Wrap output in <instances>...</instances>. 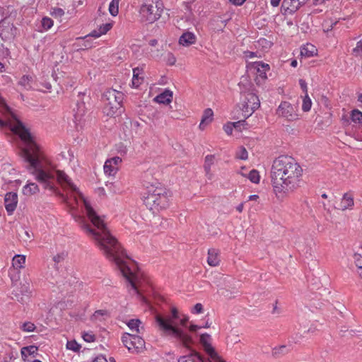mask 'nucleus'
<instances>
[{"label":"nucleus","mask_w":362,"mask_h":362,"mask_svg":"<svg viewBox=\"0 0 362 362\" xmlns=\"http://www.w3.org/2000/svg\"><path fill=\"white\" fill-rule=\"evenodd\" d=\"M0 105L16 121L15 128L18 131L21 139L28 144L27 147L21 151V157L25 163L26 168L30 173L35 175L36 180L45 189L54 192L56 190L55 180L57 178V181L59 184L69 187L73 192L78 194L83 200L87 216L97 228V230H94L89 225L84 224V230L94 238L97 245L103 251L104 255L115 264L122 275H134L126 262L129 257L117 239L110 234L103 220L96 214L90 202L85 199L78 187L64 172L58 170L54 172L52 170L47 171L42 169L41 163L42 155L40 147L34 142L30 131L16 117L11 108L6 105L5 100L1 96H0Z\"/></svg>","instance_id":"1"},{"label":"nucleus","mask_w":362,"mask_h":362,"mask_svg":"<svg viewBox=\"0 0 362 362\" xmlns=\"http://www.w3.org/2000/svg\"><path fill=\"white\" fill-rule=\"evenodd\" d=\"M156 322L160 331L165 334L170 336L180 345L190 349L194 341L190 333L196 332L198 329L204 327L209 328L210 324L206 322L204 326L188 325L189 317H180L178 310L173 307L171 315L156 314Z\"/></svg>","instance_id":"2"},{"label":"nucleus","mask_w":362,"mask_h":362,"mask_svg":"<svg viewBox=\"0 0 362 362\" xmlns=\"http://www.w3.org/2000/svg\"><path fill=\"white\" fill-rule=\"evenodd\" d=\"M271 174L274 192L288 193L300 186L303 169L293 157L282 155L274 160Z\"/></svg>","instance_id":"3"},{"label":"nucleus","mask_w":362,"mask_h":362,"mask_svg":"<svg viewBox=\"0 0 362 362\" xmlns=\"http://www.w3.org/2000/svg\"><path fill=\"white\" fill-rule=\"evenodd\" d=\"M146 192L143 196L145 206L153 214L165 209L169 204V192L158 183V185L148 186Z\"/></svg>","instance_id":"4"},{"label":"nucleus","mask_w":362,"mask_h":362,"mask_svg":"<svg viewBox=\"0 0 362 362\" xmlns=\"http://www.w3.org/2000/svg\"><path fill=\"white\" fill-rule=\"evenodd\" d=\"M103 98L106 101L103 112L107 116L114 117L124 111L122 102L124 95L122 92L112 88L108 89L104 93Z\"/></svg>","instance_id":"5"},{"label":"nucleus","mask_w":362,"mask_h":362,"mask_svg":"<svg viewBox=\"0 0 362 362\" xmlns=\"http://www.w3.org/2000/svg\"><path fill=\"white\" fill-rule=\"evenodd\" d=\"M158 0H146L140 8V13L142 18L148 23H153L160 17V13H156V6Z\"/></svg>","instance_id":"6"},{"label":"nucleus","mask_w":362,"mask_h":362,"mask_svg":"<svg viewBox=\"0 0 362 362\" xmlns=\"http://www.w3.org/2000/svg\"><path fill=\"white\" fill-rule=\"evenodd\" d=\"M259 106L260 102L258 96L253 93H247L245 95V101L242 107L243 117L245 119L248 118Z\"/></svg>","instance_id":"7"},{"label":"nucleus","mask_w":362,"mask_h":362,"mask_svg":"<svg viewBox=\"0 0 362 362\" xmlns=\"http://www.w3.org/2000/svg\"><path fill=\"white\" fill-rule=\"evenodd\" d=\"M17 28L6 17L0 21V37L3 41L13 40L17 33Z\"/></svg>","instance_id":"8"},{"label":"nucleus","mask_w":362,"mask_h":362,"mask_svg":"<svg viewBox=\"0 0 362 362\" xmlns=\"http://www.w3.org/2000/svg\"><path fill=\"white\" fill-rule=\"evenodd\" d=\"M211 335L207 333L202 334L200 336V344L209 356L207 360L210 362H225L218 356L214 348L211 346Z\"/></svg>","instance_id":"9"},{"label":"nucleus","mask_w":362,"mask_h":362,"mask_svg":"<svg viewBox=\"0 0 362 362\" xmlns=\"http://www.w3.org/2000/svg\"><path fill=\"white\" fill-rule=\"evenodd\" d=\"M20 286L18 284H15L13 286V298L23 304L26 302L28 298V294L30 293V284L25 281L24 283L20 282Z\"/></svg>","instance_id":"10"},{"label":"nucleus","mask_w":362,"mask_h":362,"mask_svg":"<svg viewBox=\"0 0 362 362\" xmlns=\"http://www.w3.org/2000/svg\"><path fill=\"white\" fill-rule=\"evenodd\" d=\"M122 341L129 351H138L144 345V340L138 335L125 334L122 337Z\"/></svg>","instance_id":"11"},{"label":"nucleus","mask_w":362,"mask_h":362,"mask_svg":"<svg viewBox=\"0 0 362 362\" xmlns=\"http://www.w3.org/2000/svg\"><path fill=\"white\" fill-rule=\"evenodd\" d=\"M276 114L288 121H294L298 119V115L296 113L293 107L287 101L281 103L276 110Z\"/></svg>","instance_id":"12"},{"label":"nucleus","mask_w":362,"mask_h":362,"mask_svg":"<svg viewBox=\"0 0 362 362\" xmlns=\"http://www.w3.org/2000/svg\"><path fill=\"white\" fill-rule=\"evenodd\" d=\"M18 204V194L16 192H7L4 197V206L8 215L13 214Z\"/></svg>","instance_id":"13"},{"label":"nucleus","mask_w":362,"mask_h":362,"mask_svg":"<svg viewBox=\"0 0 362 362\" xmlns=\"http://www.w3.org/2000/svg\"><path fill=\"white\" fill-rule=\"evenodd\" d=\"M84 93L79 92L78 94V99L76 101V108L74 109V117L76 120L80 121L82 117L85 115L86 112V107L85 103L83 101Z\"/></svg>","instance_id":"14"},{"label":"nucleus","mask_w":362,"mask_h":362,"mask_svg":"<svg viewBox=\"0 0 362 362\" xmlns=\"http://www.w3.org/2000/svg\"><path fill=\"white\" fill-rule=\"evenodd\" d=\"M301 6V4L296 0H284L281 4V11L284 14H293Z\"/></svg>","instance_id":"15"},{"label":"nucleus","mask_w":362,"mask_h":362,"mask_svg":"<svg viewBox=\"0 0 362 362\" xmlns=\"http://www.w3.org/2000/svg\"><path fill=\"white\" fill-rule=\"evenodd\" d=\"M250 67L257 71L258 76L262 79H266L267 71L270 70V66L263 62H254L250 64Z\"/></svg>","instance_id":"16"},{"label":"nucleus","mask_w":362,"mask_h":362,"mask_svg":"<svg viewBox=\"0 0 362 362\" xmlns=\"http://www.w3.org/2000/svg\"><path fill=\"white\" fill-rule=\"evenodd\" d=\"M178 362H210L200 354L193 350L190 354L180 356Z\"/></svg>","instance_id":"17"},{"label":"nucleus","mask_w":362,"mask_h":362,"mask_svg":"<svg viewBox=\"0 0 362 362\" xmlns=\"http://www.w3.org/2000/svg\"><path fill=\"white\" fill-rule=\"evenodd\" d=\"M144 65L133 69L132 84L138 88L144 81Z\"/></svg>","instance_id":"18"},{"label":"nucleus","mask_w":362,"mask_h":362,"mask_svg":"<svg viewBox=\"0 0 362 362\" xmlns=\"http://www.w3.org/2000/svg\"><path fill=\"white\" fill-rule=\"evenodd\" d=\"M196 42V36L191 32L184 33L179 39V43L182 46L188 47Z\"/></svg>","instance_id":"19"},{"label":"nucleus","mask_w":362,"mask_h":362,"mask_svg":"<svg viewBox=\"0 0 362 362\" xmlns=\"http://www.w3.org/2000/svg\"><path fill=\"white\" fill-rule=\"evenodd\" d=\"M208 264L211 267H216L219 264V251L214 248H211L208 250Z\"/></svg>","instance_id":"20"},{"label":"nucleus","mask_w":362,"mask_h":362,"mask_svg":"<svg viewBox=\"0 0 362 362\" xmlns=\"http://www.w3.org/2000/svg\"><path fill=\"white\" fill-rule=\"evenodd\" d=\"M154 100L158 103L168 105L173 100V92L170 90H165L163 93L158 95Z\"/></svg>","instance_id":"21"},{"label":"nucleus","mask_w":362,"mask_h":362,"mask_svg":"<svg viewBox=\"0 0 362 362\" xmlns=\"http://www.w3.org/2000/svg\"><path fill=\"white\" fill-rule=\"evenodd\" d=\"M354 205V198L351 194L345 193L341 200V202L337 209L344 211Z\"/></svg>","instance_id":"22"},{"label":"nucleus","mask_w":362,"mask_h":362,"mask_svg":"<svg viewBox=\"0 0 362 362\" xmlns=\"http://www.w3.org/2000/svg\"><path fill=\"white\" fill-rule=\"evenodd\" d=\"M112 27V23H107L100 26L98 30H93L89 35H86V37L89 36L94 37H99L102 35L106 34Z\"/></svg>","instance_id":"23"},{"label":"nucleus","mask_w":362,"mask_h":362,"mask_svg":"<svg viewBox=\"0 0 362 362\" xmlns=\"http://www.w3.org/2000/svg\"><path fill=\"white\" fill-rule=\"evenodd\" d=\"M214 112L211 108H207L204 110V114L202 115V118L201 122L199 124V128L201 129H204L205 127L212 122L213 120Z\"/></svg>","instance_id":"24"},{"label":"nucleus","mask_w":362,"mask_h":362,"mask_svg":"<svg viewBox=\"0 0 362 362\" xmlns=\"http://www.w3.org/2000/svg\"><path fill=\"white\" fill-rule=\"evenodd\" d=\"M39 191V188L37 184L33 182H29L25 185L23 188V193L25 195L30 196Z\"/></svg>","instance_id":"25"},{"label":"nucleus","mask_w":362,"mask_h":362,"mask_svg":"<svg viewBox=\"0 0 362 362\" xmlns=\"http://www.w3.org/2000/svg\"><path fill=\"white\" fill-rule=\"evenodd\" d=\"M25 263V256L22 255H16L14 256L12 260V264L13 269H21L24 267Z\"/></svg>","instance_id":"26"},{"label":"nucleus","mask_w":362,"mask_h":362,"mask_svg":"<svg viewBox=\"0 0 362 362\" xmlns=\"http://www.w3.org/2000/svg\"><path fill=\"white\" fill-rule=\"evenodd\" d=\"M289 351V349L286 345H281L272 349V356L277 358L287 354Z\"/></svg>","instance_id":"27"},{"label":"nucleus","mask_w":362,"mask_h":362,"mask_svg":"<svg viewBox=\"0 0 362 362\" xmlns=\"http://www.w3.org/2000/svg\"><path fill=\"white\" fill-rule=\"evenodd\" d=\"M32 76L29 75H23L18 81V84L23 87L25 89L29 90L32 88Z\"/></svg>","instance_id":"28"},{"label":"nucleus","mask_w":362,"mask_h":362,"mask_svg":"<svg viewBox=\"0 0 362 362\" xmlns=\"http://www.w3.org/2000/svg\"><path fill=\"white\" fill-rule=\"evenodd\" d=\"M141 323V322L139 319H132L128 322L127 325L132 331H136L137 333H141V329H144L143 327L140 329L139 325Z\"/></svg>","instance_id":"29"},{"label":"nucleus","mask_w":362,"mask_h":362,"mask_svg":"<svg viewBox=\"0 0 362 362\" xmlns=\"http://www.w3.org/2000/svg\"><path fill=\"white\" fill-rule=\"evenodd\" d=\"M117 167L114 166L111 163H108L107 160L105 161L104 165V172L105 174L108 175H113L117 173Z\"/></svg>","instance_id":"30"},{"label":"nucleus","mask_w":362,"mask_h":362,"mask_svg":"<svg viewBox=\"0 0 362 362\" xmlns=\"http://www.w3.org/2000/svg\"><path fill=\"white\" fill-rule=\"evenodd\" d=\"M214 155H207L205 157L204 161V170L206 174H209L211 171V167L214 164Z\"/></svg>","instance_id":"31"},{"label":"nucleus","mask_w":362,"mask_h":362,"mask_svg":"<svg viewBox=\"0 0 362 362\" xmlns=\"http://www.w3.org/2000/svg\"><path fill=\"white\" fill-rule=\"evenodd\" d=\"M351 119L355 123H362V112L358 110H354L351 111Z\"/></svg>","instance_id":"32"},{"label":"nucleus","mask_w":362,"mask_h":362,"mask_svg":"<svg viewBox=\"0 0 362 362\" xmlns=\"http://www.w3.org/2000/svg\"><path fill=\"white\" fill-rule=\"evenodd\" d=\"M119 0H112L109 5V11L113 16H116L118 14V4Z\"/></svg>","instance_id":"33"},{"label":"nucleus","mask_w":362,"mask_h":362,"mask_svg":"<svg viewBox=\"0 0 362 362\" xmlns=\"http://www.w3.org/2000/svg\"><path fill=\"white\" fill-rule=\"evenodd\" d=\"M312 106V101L310 97L308 96V94L305 95L303 100V105H302V110L304 112H308Z\"/></svg>","instance_id":"34"},{"label":"nucleus","mask_w":362,"mask_h":362,"mask_svg":"<svg viewBox=\"0 0 362 362\" xmlns=\"http://www.w3.org/2000/svg\"><path fill=\"white\" fill-rule=\"evenodd\" d=\"M42 27L45 30L50 29L53 25V20L49 17H44L41 21Z\"/></svg>","instance_id":"35"},{"label":"nucleus","mask_w":362,"mask_h":362,"mask_svg":"<svg viewBox=\"0 0 362 362\" xmlns=\"http://www.w3.org/2000/svg\"><path fill=\"white\" fill-rule=\"evenodd\" d=\"M259 172L256 170H252L248 175L249 180L255 184L259 182Z\"/></svg>","instance_id":"36"},{"label":"nucleus","mask_w":362,"mask_h":362,"mask_svg":"<svg viewBox=\"0 0 362 362\" xmlns=\"http://www.w3.org/2000/svg\"><path fill=\"white\" fill-rule=\"evenodd\" d=\"M66 349L77 352L79 351L81 345H79L75 340L68 341L66 343Z\"/></svg>","instance_id":"37"},{"label":"nucleus","mask_w":362,"mask_h":362,"mask_svg":"<svg viewBox=\"0 0 362 362\" xmlns=\"http://www.w3.org/2000/svg\"><path fill=\"white\" fill-rule=\"evenodd\" d=\"M21 329L24 332H33L36 327L35 325L31 322H25L21 325Z\"/></svg>","instance_id":"38"},{"label":"nucleus","mask_w":362,"mask_h":362,"mask_svg":"<svg viewBox=\"0 0 362 362\" xmlns=\"http://www.w3.org/2000/svg\"><path fill=\"white\" fill-rule=\"evenodd\" d=\"M23 349L24 351H25L28 355H32L33 356H35V354H37V351L38 350V348L37 346H35V345H30V346H24L23 347Z\"/></svg>","instance_id":"39"},{"label":"nucleus","mask_w":362,"mask_h":362,"mask_svg":"<svg viewBox=\"0 0 362 362\" xmlns=\"http://www.w3.org/2000/svg\"><path fill=\"white\" fill-rule=\"evenodd\" d=\"M236 157L240 160H246L248 157V153L245 147L241 146L237 153Z\"/></svg>","instance_id":"40"},{"label":"nucleus","mask_w":362,"mask_h":362,"mask_svg":"<svg viewBox=\"0 0 362 362\" xmlns=\"http://www.w3.org/2000/svg\"><path fill=\"white\" fill-rule=\"evenodd\" d=\"M308 47L309 45H308L307 47H303L302 49H301V54L302 55H305L306 57H312L313 56L314 54V52H315V49H314V47L313 45H310V47H311V50H310L308 49Z\"/></svg>","instance_id":"41"},{"label":"nucleus","mask_w":362,"mask_h":362,"mask_svg":"<svg viewBox=\"0 0 362 362\" xmlns=\"http://www.w3.org/2000/svg\"><path fill=\"white\" fill-rule=\"evenodd\" d=\"M66 255H67V254L65 252H62L54 255L52 259L56 264H58V263H60L62 261H64V259L66 258Z\"/></svg>","instance_id":"42"},{"label":"nucleus","mask_w":362,"mask_h":362,"mask_svg":"<svg viewBox=\"0 0 362 362\" xmlns=\"http://www.w3.org/2000/svg\"><path fill=\"white\" fill-rule=\"evenodd\" d=\"M82 337L84 341L87 342H93L95 340V336L92 333L84 332Z\"/></svg>","instance_id":"43"},{"label":"nucleus","mask_w":362,"mask_h":362,"mask_svg":"<svg viewBox=\"0 0 362 362\" xmlns=\"http://www.w3.org/2000/svg\"><path fill=\"white\" fill-rule=\"evenodd\" d=\"M108 163L112 164L114 166L117 167L118 164L122 162V158L119 156H115L110 159L107 160Z\"/></svg>","instance_id":"44"},{"label":"nucleus","mask_w":362,"mask_h":362,"mask_svg":"<svg viewBox=\"0 0 362 362\" xmlns=\"http://www.w3.org/2000/svg\"><path fill=\"white\" fill-rule=\"evenodd\" d=\"M354 260L356 266L358 268L362 267V256L359 254H354Z\"/></svg>","instance_id":"45"},{"label":"nucleus","mask_w":362,"mask_h":362,"mask_svg":"<svg viewBox=\"0 0 362 362\" xmlns=\"http://www.w3.org/2000/svg\"><path fill=\"white\" fill-rule=\"evenodd\" d=\"M233 127L231 122H228L223 126V130L228 135H231L233 133Z\"/></svg>","instance_id":"46"},{"label":"nucleus","mask_w":362,"mask_h":362,"mask_svg":"<svg viewBox=\"0 0 362 362\" xmlns=\"http://www.w3.org/2000/svg\"><path fill=\"white\" fill-rule=\"evenodd\" d=\"M203 312V305L201 303H197L192 308V313L198 314Z\"/></svg>","instance_id":"47"},{"label":"nucleus","mask_w":362,"mask_h":362,"mask_svg":"<svg viewBox=\"0 0 362 362\" xmlns=\"http://www.w3.org/2000/svg\"><path fill=\"white\" fill-rule=\"evenodd\" d=\"M16 272V270L15 269H13L9 271V276L11 277V279L12 281V284H13V286L15 284H18V276H17L16 274H14L13 273Z\"/></svg>","instance_id":"48"},{"label":"nucleus","mask_w":362,"mask_h":362,"mask_svg":"<svg viewBox=\"0 0 362 362\" xmlns=\"http://www.w3.org/2000/svg\"><path fill=\"white\" fill-rule=\"evenodd\" d=\"M299 84L305 95L308 94V87L305 81L303 79H300Z\"/></svg>","instance_id":"49"},{"label":"nucleus","mask_w":362,"mask_h":362,"mask_svg":"<svg viewBox=\"0 0 362 362\" xmlns=\"http://www.w3.org/2000/svg\"><path fill=\"white\" fill-rule=\"evenodd\" d=\"M245 118L244 117V119L239 120L235 122H231L232 125L234 129H240L241 125H244L246 124Z\"/></svg>","instance_id":"50"},{"label":"nucleus","mask_w":362,"mask_h":362,"mask_svg":"<svg viewBox=\"0 0 362 362\" xmlns=\"http://www.w3.org/2000/svg\"><path fill=\"white\" fill-rule=\"evenodd\" d=\"M154 6H156V13H160L161 15V12L163 11V3L161 2V0H158L157 3H155Z\"/></svg>","instance_id":"51"},{"label":"nucleus","mask_w":362,"mask_h":362,"mask_svg":"<svg viewBox=\"0 0 362 362\" xmlns=\"http://www.w3.org/2000/svg\"><path fill=\"white\" fill-rule=\"evenodd\" d=\"M244 54H245V57L247 58H253V57H259L257 55V52H250V51L244 52Z\"/></svg>","instance_id":"52"},{"label":"nucleus","mask_w":362,"mask_h":362,"mask_svg":"<svg viewBox=\"0 0 362 362\" xmlns=\"http://www.w3.org/2000/svg\"><path fill=\"white\" fill-rule=\"evenodd\" d=\"M107 312L106 310H98L94 313L93 317L95 318H97L98 316H103V315H107Z\"/></svg>","instance_id":"53"},{"label":"nucleus","mask_w":362,"mask_h":362,"mask_svg":"<svg viewBox=\"0 0 362 362\" xmlns=\"http://www.w3.org/2000/svg\"><path fill=\"white\" fill-rule=\"evenodd\" d=\"M176 62V59L172 53L168 54V63L170 65H174Z\"/></svg>","instance_id":"54"},{"label":"nucleus","mask_w":362,"mask_h":362,"mask_svg":"<svg viewBox=\"0 0 362 362\" xmlns=\"http://www.w3.org/2000/svg\"><path fill=\"white\" fill-rule=\"evenodd\" d=\"M93 362H107L106 358L103 355H99L95 358Z\"/></svg>","instance_id":"55"},{"label":"nucleus","mask_w":362,"mask_h":362,"mask_svg":"<svg viewBox=\"0 0 362 362\" xmlns=\"http://www.w3.org/2000/svg\"><path fill=\"white\" fill-rule=\"evenodd\" d=\"M259 43H260L263 47H267V45H269V47L271 46L272 43L271 42L269 41H267L266 39L264 38H262L259 40Z\"/></svg>","instance_id":"56"},{"label":"nucleus","mask_w":362,"mask_h":362,"mask_svg":"<svg viewBox=\"0 0 362 362\" xmlns=\"http://www.w3.org/2000/svg\"><path fill=\"white\" fill-rule=\"evenodd\" d=\"M246 0H229V1L235 6H241L243 5Z\"/></svg>","instance_id":"57"},{"label":"nucleus","mask_w":362,"mask_h":362,"mask_svg":"<svg viewBox=\"0 0 362 362\" xmlns=\"http://www.w3.org/2000/svg\"><path fill=\"white\" fill-rule=\"evenodd\" d=\"M281 0H271L270 3L271 5L274 7H276L279 5Z\"/></svg>","instance_id":"58"},{"label":"nucleus","mask_w":362,"mask_h":362,"mask_svg":"<svg viewBox=\"0 0 362 362\" xmlns=\"http://www.w3.org/2000/svg\"><path fill=\"white\" fill-rule=\"evenodd\" d=\"M21 353L22 358H23L24 361H25V360H26V358H27V357H28V353H27L25 351H24V350L23 349V348L21 349Z\"/></svg>","instance_id":"59"},{"label":"nucleus","mask_w":362,"mask_h":362,"mask_svg":"<svg viewBox=\"0 0 362 362\" xmlns=\"http://www.w3.org/2000/svg\"><path fill=\"white\" fill-rule=\"evenodd\" d=\"M359 49L362 50V40H360L359 42H357L356 47L354 49V52H356Z\"/></svg>","instance_id":"60"},{"label":"nucleus","mask_w":362,"mask_h":362,"mask_svg":"<svg viewBox=\"0 0 362 362\" xmlns=\"http://www.w3.org/2000/svg\"><path fill=\"white\" fill-rule=\"evenodd\" d=\"M301 338V335L298 336V334H296V337H291V339H292V341L294 342V343H297L299 340V339Z\"/></svg>","instance_id":"61"},{"label":"nucleus","mask_w":362,"mask_h":362,"mask_svg":"<svg viewBox=\"0 0 362 362\" xmlns=\"http://www.w3.org/2000/svg\"><path fill=\"white\" fill-rule=\"evenodd\" d=\"M157 43H158V40L156 39H152L149 41V45L153 47L156 46L157 45Z\"/></svg>","instance_id":"62"},{"label":"nucleus","mask_w":362,"mask_h":362,"mask_svg":"<svg viewBox=\"0 0 362 362\" xmlns=\"http://www.w3.org/2000/svg\"><path fill=\"white\" fill-rule=\"evenodd\" d=\"M236 209L239 212H242L243 209V203H240L237 207Z\"/></svg>","instance_id":"63"},{"label":"nucleus","mask_w":362,"mask_h":362,"mask_svg":"<svg viewBox=\"0 0 362 362\" xmlns=\"http://www.w3.org/2000/svg\"><path fill=\"white\" fill-rule=\"evenodd\" d=\"M357 273L360 276V277L362 279V267H360L357 270Z\"/></svg>","instance_id":"64"}]
</instances>
